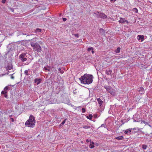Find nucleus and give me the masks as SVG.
Segmentation results:
<instances>
[{"label":"nucleus","mask_w":152,"mask_h":152,"mask_svg":"<svg viewBox=\"0 0 152 152\" xmlns=\"http://www.w3.org/2000/svg\"><path fill=\"white\" fill-rule=\"evenodd\" d=\"M93 78L92 75L86 74L82 76L79 79L81 83L89 84L92 82Z\"/></svg>","instance_id":"1"},{"label":"nucleus","mask_w":152,"mask_h":152,"mask_svg":"<svg viewBox=\"0 0 152 152\" xmlns=\"http://www.w3.org/2000/svg\"><path fill=\"white\" fill-rule=\"evenodd\" d=\"M35 38H34L31 40L30 44L33 47V49L34 51H37V52H40L42 51V48L39 44L34 43L36 42Z\"/></svg>","instance_id":"2"},{"label":"nucleus","mask_w":152,"mask_h":152,"mask_svg":"<svg viewBox=\"0 0 152 152\" xmlns=\"http://www.w3.org/2000/svg\"><path fill=\"white\" fill-rule=\"evenodd\" d=\"M35 124V118L32 115H31L29 119L27 120L25 123L26 126L33 128Z\"/></svg>","instance_id":"3"},{"label":"nucleus","mask_w":152,"mask_h":152,"mask_svg":"<svg viewBox=\"0 0 152 152\" xmlns=\"http://www.w3.org/2000/svg\"><path fill=\"white\" fill-rule=\"evenodd\" d=\"M104 88L106 89V90L109 92L112 95H114V92L112 90L111 87L109 86H104Z\"/></svg>","instance_id":"4"},{"label":"nucleus","mask_w":152,"mask_h":152,"mask_svg":"<svg viewBox=\"0 0 152 152\" xmlns=\"http://www.w3.org/2000/svg\"><path fill=\"white\" fill-rule=\"evenodd\" d=\"M20 58L23 61H25L27 60L26 57V55L24 54L20 55Z\"/></svg>","instance_id":"5"},{"label":"nucleus","mask_w":152,"mask_h":152,"mask_svg":"<svg viewBox=\"0 0 152 152\" xmlns=\"http://www.w3.org/2000/svg\"><path fill=\"white\" fill-rule=\"evenodd\" d=\"M118 22L120 23H124L125 22L127 24L128 23V22L127 20H125L124 18H120V20L118 21Z\"/></svg>","instance_id":"6"},{"label":"nucleus","mask_w":152,"mask_h":152,"mask_svg":"<svg viewBox=\"0 0 152 152\" xmlns=\"http://www.w3.org/2000/svg\"><path fill=\"white\" fill-rule=\"evenodd\" d=\"M138 40H140L142 42L143 41L144 39V36L143 35H139L138 36Z\"/></svg>","instance_id":"7"},{"label":"nucleus","mask_w":152,"mask_h":152,"mask_svg":"<svg viewBox=\"0 0 152 152\" xmlns=\"http://www.w3.org/2000/svg\"><path fill=\"white\" fill-rule=\"evenodd\" d=\"M42 80L41 79H35L34 80V82L36 83L37 85H38L41 82Z\"/></svg>","instance_id":"8"},{"label":"nucleus","mask_w":152,"mask_h":152,"mask_svg":"<svg viewBox=\"0 0 152 152\" xmlns=\"http://www.w3.org/2000/svg\"><path fill=\"white\" fill-rule=\"evenodd\" d=\"M99 16L103 18H106L107 17V16L102 13L100 14Z\"/></svg>","instance_id":"9"},{"label":"nucleus","mask_w":152,"mask_h":152,"mask_svg":"<svg viewBox=\"0 0 152 152\" xmlns=\"http://www.w3.org/2000/svg\"><path fill=\"white\" fill-rule=\"evenodd\" d=\"M97 100L98 103L100 105V106H101L103 104V101L102 100H101L100 98H99L97 99Z\"/></svg>","instance_id":"10"},{"label":"nucleus","mask_w":152,"mask_h":152,"mask_svg":"<svg viewBox=\"0 0 152 152\" xmlns=\"http://www.w3.org/2000/svg\"><path fill=\"white\" fill-rule=\"evenodd\" d=\"M7 93V92L4 91H2L1 92V94H4V96L5 98H8V96L7 94H6Z\"/></svg>","instance_id":"11"},{"label":"nucleus","mask_w":152,"mask_h":152,"mask_svg":"<svg viewBox=\"0 0 152 152\" xmlns=\"http://www.w3.org/2000/svg\"><path fill=\"white\" fill-rule=\"evenodd\" d=\"M112 72V71L110 69L106 70V73L107 75H110Z\"/></svg>","instance_id":"12"},{"label":"nucleus","mask_w":152,"mask_h":152,"mask_svg":"<svg viewBox=\"0 0 152 152\" xmlns=\"http://www.w3.org/2000/svg\"><path fill=\"white\" fill-rule=\"evenodd\" d=\"M94 143L92 142H91V143L89 145V147L90 148H93L94 147Z\"/></svg>","instance_id":"13"},{"label":"nucleus","mask_w":152,"mask_h":152,"mask_svg":"<svg viewBox=\"0 0 152 152\" xmlns=\"http://www.w3.org/2000/svg\"><path fill=\"white\" fill-rule=\"evenodd\" d=\"M123 138V137L122 136H119L115 138V139L118 140H122Z\"/></svg>","instance_id":"14"},{"label":"nucleus","mask_w":152,"mask_h":152,"mask_svg":"<svg viewBox=\"0 0 152 152\" xmlns=\"http://www.w3.org/2000/svg\"><path fill=\"white\" fill-rule=\"evenodd\" d=\"M100 31L102 34H104L105 33V31L102 28H101L100 29Z\"/></svg>","instance_id":"15"},{"label":"nucleus","mask_w":152,"mask_h":152,"mask_svg":"<svg viewBox=\"0 0 152 152\" xmlns=\"http://www.w3.org/2000/svg\"><path fill=\"white\" fill-rule=\"evenodd\" d=\"M93 117V116L91 114H90L89 116H87L86 117L88 119H89L90 120H91L92 118Z\"/></svg>","instance_id":"16"},{"label":"nucleus","mask_w":152,"mask_h":152,"mask_svg":"<svg viewBox=\"0 0 152 152\" xmlns=\"http://www.w3.org/2000/svg\"><path fill=\"white\" fill-rule=\"evenodd\" d=\"M83 127L85 129H87L90 128V127L89 126H83Z\"/></svg>","instance_id":"17"},{"label":"nucleus","mask_w":152,"mask_h":152,"mask_svg":"<svg viewBox=\"0 0 152 152\" xmlns=\"http://www.w3.org/2000/svg\"><path fill=\"white\" fill-rule=\"evenodd\" d=\"M142 148L144 149H146L147 148V146L145 145H142Z\"/></svg>","instance_id":"18"},{"label":"nucleus","mask_w":152,"mask_h":152,"mask_svg":"<svg viewBox=\"0 0 152 152\" xmlns=\"http://www.w3.org/2000/svg\"><path fill=\"white\" fill-rule=\"evenodd\" d=\"M130 132H131V131L129 129L128 130H126L125 132L124 133L126 134H127L128 133Z\"/></svg>","instance_id":"19"},{"label":"nucleus","mask_w":152,"mask_h":152,"mask_svg":"<svg viewBox=\"0 0 152 152\" xmlns=\"http://www.w3.org/2000/svg\"><path fill=\"white\" fill-rule=\"evenodd\" d=\"M28 70H26L24 71V74H25L26 75H28Z\"/></svg>","instance_id":"20"},{"label":"nucleus","mask_w":152,"mask_h":152,"mask_svg":"<svg viewBox=\"0 0 152 152\" xmlns=\"http://www.w3.org/2000/svg\"><path fill=\"white\" fill-rule=\"evenodd\" d=\"M133 11L135 12L136 13H137L138 12V10L136 8H134L133 9Z\"/></svg>","instance_id":"21"},{"label":"nucleus","mask_w":152,"mask_h":152,"mask_svg":"<svg viewBox=\"0 0 152 152\" xmlns=\"http://www.w3.org/2000/svg\"><path fill=\"white\" fill-rule=\"evenodd\" d=\"M121 48L119 47H118L117 48L116 50V52L117 53H119L120 52Z\"/></svg>","instance_id":"22"},{"label":"nucleus","mask_w":152,"mask_h":152,"mask_svg":"<svg viewBox=\"0 0 152 152\" xmlns=\"http://www.w3.org/2000/svg\"><path fill=\"white\" fill-rule=\"evenodd\" d=\"M41 29L39 28H37L36 29V32H41Z\"/></svg>","instance_id":"23"},{"label":"nucleus","mask_w":152,"mask_h":152,"mask_svg":"<svg viewBox=\"0 0 152 152\" xmlns=\"http://www.w3.org/2000/svg\"><path fill=\"white\" fill-rule=\"evenodd\" d=\"M66 120V119H65L64 120L63 122L61 123L60 125H63L65 123Z\"/></svg>","instance_id":"24"},{"label":"nucleus","mask_w":152,"mask_h":152,"mask_svg":"<svg viewBox=\"0 0 152 152\" xmlns=\"http://www.w3.org/2000/svg\"><path fill=\"white\" fill-rule=\"evenodd\" d=\"M87 50H88V51H89L91 50H93V48L92 47H91L90 48H88Z\"/></svg>","instance_id":"25"},{"label":"nucleus","mask_w":152,"mask_h":152,"mask_svg":"<svg viewBox=\"0 0 152 152\" xmlns=\"http://www.w3.org/2000/svg\"><path fill=\"white\" fill-rule=\"evenodd\" d=\"M8 88H9L8 86H7L6 87L4 88V91H6L8 89Z\"/></svg>","instance_id":"26"},{"label":"nucleus","mask_w":152,"mask_h":152,"mask_svg":"<svg viewBox=\"0 0 152 152\" xmlns=\"http://www.w3.org/2000/svg\"><path fill=\"white\" fill-rule=\"evenodd\" d=\"M13 75H14L13 74H12L11 75V79H14L15 77Z\"/></svg>","instance_id":"27"},{"label":"nucleus","mask_w":152,"mask_h":152,"mask_svg":"<svg viewBox=\"0 0 152 152\" xmlns=\"http://www.w3.org/2000/svg\"><path fill=\"white\" fill-rule=\"evenodd\" d=\"M86 112V109L85 108H83L82 109V112L83 113H84Z\"/></svg>","instance_id":"28"},{"label":"nucleus","mask_w":152,"mask_h":152,"mask_svg":"<svg viewBox=\"0 0 152 152\" xmlns=\"http://www.w3.org/2000/svg\"><path fill=\"white\" fill-rule=\"evenodd\" d=\"M75 37H77V38H78L79 37V35L78 34H75Z\"/></svg>","instance_id":"29"},{"label":"nucleus","mask_w":152,"mask_h":152,"mask_svg":"<svg viewBox=\"0 0 152 152\" xmlns=\"http://www.w3.org/2000/svg\"><path fill=\"white\" fill-rule=\"evenodd\" d=\"M10 121H11L12 122H14V120L13 118H10Z\"/></svg>","instance_id":"30"},{"label":"nucleus","mask_w":152,"mask_h":152,"mask_svg":"<svg viewBox=\"0 0 152 152\" xmlns=\"http://www.w3.org/2000/svg\"><path fill=\"white\" fill-rule=\"evenodd\" d=\"M141 90L142 91V92H143L144 91V89L142 87H141L140 88Z\"/></svg>","instance_id":"31"},{"label":"nucleus","mask_w":152,"mask_h":152,"mask_svg":"<svg viewBox=\"0 0 152 152\" xmlns=\"http://www.w3.org/2000/svg\"><path fill=\"white\" fill-rule=\"evenodd\" d=\"M2 0L1 2L3 3H5L6 0Z\"/></svg>","instance_id":"32"},{"label":"nucleus","mask_w":152,"mask_h":152,"mask_svg":"<svg viewBox=\"0 0 152 152\" xmlns=\"http://www.w3.org/2000/svg\"><path fill=\"white\" fill-rule=\"evenodd\" d=\"M91 141V140H89L88 139H87L86 140V142H89Z\"/></svg>","instance_id":"33"},{"label":"nucleus","mask_w":152,"mask_h":152,"mask_svg":"<svg viewBox=\"0 0 152 152\" xmlns=\"http://www.w3.org/2000/svg\"><path fill=\"white\" fill-rule=\"evenodd\" d=\"M63 20L64 21H65L66 20V19L65 18H63Z\"/></svg>","instance_id":"34"},{"label":"nucleus","mask_w":152,"mask_h":152,"mask_svg":"<svg viewBox=\"0 0 152 152\" xmlns=\"http://www.w3.org/2000/svg\"><path fill=\"white\" fill-rule=\"evenodd\" d=\"M60 72V73H61V74H62L64 73V71H62L61 70Z\"/></svg>","instance_id":"35"},{"label":"nucleus","mask_w":152,"mask_h":152,"mask_svg":"<svg viewBox=\"0 0 152 152\" xmlns=\"http://www.w3.org/2000/svg\"><path fill=\"white\" fill-rule=\"evenodd\" d=\"M44 69H45V70H48V68H47L46 67H44Z\"/></svg>","instance_id":"36"},{"label":"nucleus","mask_w":152,"mask_h":152,"mask_svg":"<svg viewBox=\"0 0 152 152\" xmlns=\"http://www.w3.org/2000/svg\"><path fill=\"white\" fill-rule=\"evenodd\" d=\"M92 54H94V51L93 50H92Z\"/></svg>","instance_id":"37"},{"label":"nucleus","mask_w":152,"mask_h":152,"mask_svg":"<svg viewBox=\"0 0 152 152\" xmlns=\"http://www.w3.org/2000/svg\"><path fill=\"white\" fill-rule=\"evenodd\" d=\"M52 68H53V69H54L55 70V71H56V70L55 68H54V67H52Z\"/></svg>","instance_id":"38"},{"label":"nucleus","mask_w":152,"mask_h":152,"mask_svg":"<svg viewBox=\"0 0 152 152\" xmlns=\"http://www.w3.org/2000/svg\"><path fill=\"white\" fill-rule=\"evenodd\" d=\"M10 10H11V11L13 12V11H14V10H13V9H10Z\"/></svg>","instance_id":"39"},{"label":"nucleus","mask_w":152,"mask_h":152,"mask_svg":"<svg viewBox=\"0 0 152 152\" xmlns=\"http://www.w3.org/2000/svg\"><path fill=\"white\" fill-rule=\"evenodd\" d=\"M58 71H60L61 70V69L60 68H59L58 69Z\"/></svg>","instance_id":"40"},{"label":"nucleus","mask_w":152,"mask_h":152,"mask_svg":"<svg viewBox=\"0 0 152 152\" xmlns=\"http://www.w3.org/2000/svg\"><path fill=\"white\" fill-rule=\"evenodd\" d=\"M48 70V71H49V72L50 71V70L49 69H48V70Z\"/></svg>","instance_id":"41"},{"label":"nucleus","mask_w":152,"mask_h":152,"mask_svg":"<svg viewBox=\"0 0 152 152\" xmlns=\"http://www.w3.org/2000/svg\"><path fill=\"white\" fill-rule=\"evenodd\" d=\"M101 126H103V124H102V125H101Z\"/></svg>","instance_id":"42"},{"label":"nucleus","mask_w":152,"mask_h":152,"mask_svg":"<svg viewBox=\"0 0 152 152\" xmlns=\"http://www.w3.org/2000/svg\"><path fill=\"white\" fill-rule=\"evenodd\" d=\"M101 126H103V124H102V125H101Z\"/></svg>","instance_id":"43"},{"label":"nucleus","mask_w":152,"mask_h":152,"mask_svg":"<svg viewBox=\"0 0 152 152\" xmlns=\"http://www.w3.org/2000/svg\"><path fill=\"white\" fill-rule=\"evenodd\" d=\"M110 1H112L113 0H110Z\"/></svg>","instance_id":"44"}]
</instances>
